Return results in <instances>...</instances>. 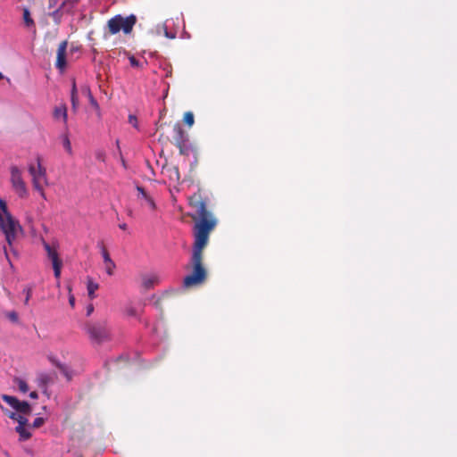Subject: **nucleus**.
Returning a JSON list of instances; mask_svg holds the SVG:
<instances>
[{
	"label": "nucleus",
	"mask_w": 457,
	"mask_h": 457,
	"mask_svg": "<svg viewBox=\"0 0 457 457\" xmlns=\"http://www.w3.org/2000/svg\"><path fill=\"white\" fill-rule=\"evenodd\" d=\"M194 227V244L190 257L192 273L183 278L185 287H193L202 285L207 278V270L203 265L204 249L208 244L209 235L216 227L217 220L212 217L195 220Z\"/></svg>",
	"instance_id": "f257e3e1"
},
{
	"label": "nucleus",
	"mask_w": 457,
	"mask_h": 457,
	"mask_svg": "<svg viewBox=\"0 0 457 457\" xmlns=\"http://www.w3.org/2000/svg\"><path fill=\"white\" fill-rule=\"evenodd\" d=\"M0 228L5 236V239L10 247L16 238L18 230L22 231L19 221L14 219L8 211L5 201L0 198Z\"/></svg>",
	"instance_id": "f03ea898"
},
{
	"label": "nucleus",
	"mask_w": 457,
	"mask_h": 457,
	"mask_svg": "<svg viewBox=\"0 0 457 457\" xmlns=\"http://www.w3.org/2000/svg\"><path fill=\"white\" fill-rule=\"evenodd\" d=\"M84 328L89 339L97 345L108 342L112 339L110 328L105 320L87 322Z\"/></svg>",
	"instance_id": "7ed1b4c3"
},
{
	"label": "nucleus",
	"mask_w": 457,
	"mask_h": 457,
	"mask_svg": "<svg viewBox=\"0 0 457 457\" xmlns=\"http://www.w3.org/2000/svg\"><path fill=\"white\" fill-rule=\"evenodd\" d=\"M137 22V17L134 14L124 18L120 14L115 15L108 21V28L111 34H116L122 30L125 34L132 31L133 26Z\"/></svg>",
	"instance_id": "20e7f679"
},
{
	"label": "nucleus",
	"mask_w": 457,
	"mask_h": 457,
	"mask_svg": "<svg viewBox=\"0 0 457 457\" xmlns=\"http://www.w3.org/2000/svg\"><path fill=\"white\" fill-rule=\"evenodd\" d=\"M188 201L190 207L195 211L194 214H190L194 220L212 217V212L207 210L206 201L203 199L200 194H194Z\"/></svg>",
	"instance_id": "39448f33"
},
{
	"label": "nucleus",
	"mask_w": 457,
	"mask_h": 457,
	"mask_svg": "<svg viewBox=\"0 0 457 457\" xmlns=\"http://www.w3.org/2000/svg\"><path fill=\"white\" fill-rule=\"evenodd\" d=\"M175 132V145L179 149V154L182 155H189L192 152V145L189 143L187 133L182 129L179 123H176L173 129Z\"/></svg>",
	"instance_id": "423d86ee"
},
{
	"label": "nucleus",
	"mask_w": 457,
	"mask_h": 457,
	"mask_svg": "<svg viewBox=\"0 0 457 457\" xmlns=\"http://www.w3.org/2000/svg\"><path fill=\"white\" fill-rule=\"evenodd\" d=\"M1 398L21 415H29L32 412V406L27 401H20L17 397L8 395H2Z\"/></svg>",
	"instance_id": "0eeeda50"
},
{
	"label": "nucleus",
	"mask_w": 457,
	"mask_h": 457,
	"mask_svg": "<svg viewBox=\"0 0 457 457\" xmlns=\"http://www.w3.org/2000/svg\"><path fill=\"white\" fill-rule=\"evenodd\" d=\"M11 182L15 192L20 197L23 198L28 195L26 184L21 178V172L17 166L11 167Z\"/></svg>",
	"instance_id": "6e6552de"
},
{
	"label": "nucleus",
	"mask_w": 457,
	"mask_h": 457,
	"mask_svg": "<svg viewBox=\"0 0 457 457\" xmlns=\"http://www.w3.org/2000/svg\"><path fill=\"white\" fill-rule=\"evenodd\" d=\"M17 422H18V426L15 428V431L19 434V436H20L19 440L20 441L29 440L32 436V434L29 432V430L28 428H25L26 426L30 427V425H29L28 419L25 418L23 415H21V417H19V420Z\"/></svg>",
	"instance_id": "1a4fd4ad"
},
{
	"label": "nucleus",
	"mask_w": 457,
	"mask_h": 457,
	"mask_svg": "<svg viewBox=\"0 0 457 457\" xmlns=\"http://www.w3.org/2000/svg\"><path fill=\"white\" fill-rule=\"evenodd\" d=\"M68 42L67 40L62 41L57 49V57L55 66L61 71H63L67 66L66 62V50H67Z\"/></svg>",
	"instance_id": "9d476101"
},
{
	"label": "nucleus",
	"mask_w": 457,
	"mask_h": 457,
	"mask_svg": "<svg viewBox=\"0 0 457 457\" xmlns=\"http://www.w3.org/2000/svg\"><path fill=\"white\" fill-rule=\"evenodd\" d=\"M49 361L55 366L60 372L66 378L68 381H71L73 378V370L65 363L61 362L56 357L49 355Z\"/></svg>",
	"instance_id": "9b49d317"
},
{
	"label": "nucleus",
	"mask_w": 457,
	"mask_h": 457,
	"mask_svg": "<svg viewBox=\"0 0 457 457\" xmlns=\"http://www.w3.org/2000/svg\"><path fill=\"white\" fill-rule=\"evenodd\" d=\"M39 386L44 389V393H46L48 385L54 384L57 379L56 372L52 373H40L38 375Z\"/></svg>",
	"instance_id": "f8f14e48"
},
{
	"label": "nucleus",
	"mask_w": 457,
	"mask_h": 457,
	"mask_svg": "<svg viewBox=\"0 0 457 457\" xmlns=\"http://www.w3.org/2000/svg\"><path fill=\"white\" fill-rule=\"evenodd\" d=\"M70 9L64 7V4H59V6L54 9L53 12H50L48 15L52 17L55 22V24H60L62 21V17L64 13H69Z\"/></svg>",
	"instance_id": "ddd939ff"
},
{
	"label": "nucleus",
	"mask_w": 457,
	"mask_h": 457,
	"mask_svg": "<svg viewBox=\"0 0 457 457\" xmlns=\"http://www.w3.org/2000/svg\"><path fill=\"white\" fill-rule=\"evenodd\" d=\"M102 256L104 263L106 264L105 270L109 276L113 275V270L116 268L115 262L111 259L108 251L103 247Z\"/></svg>",
	"instance_id": "4468645a"
},
{
	"label": "nucleus",
	"mask_w": 457,
	"mask_h": 457,
	"mask_svg": "<svg viewBox=\"0 0 457 457\" xmlns=\"http://www.w3.org/2000/svg\"><path fill=\"white\" fill-rule=\"evenodd\" d=\"M29 172L32 176L33 187L37 191L40 192L42 197L46 198L45 193L43 191V187L40 184V179H37V171H36V167L34 165H30L29 167Z\"/></svg>",
	"instance_id": "2eb2a0df"
},
{
	"label": "nucleus",
	"mask_w": 457,
	"mask_h": 457,
	"mask_svg": "<svg viewBox=\"0 0 457 457\" xmlns=\"http://www.w3.org/2000/svg\"><path fill=\"white\" fill-rule=\"evenodd\" d=\"M157 281H158L157 276H151V277L144 276L142 278V287L145 289L149 290L154 287V284L157 283Z\"/></svg>",
	"instance_id": "dca6fc26"
},
{
	"label": "nucleus",
	"mask_w": 457,
	"mask_h": 457,
	"mask_svg": "<svg viewBox=\"0 0 457 457\" xmlns=\"http://www.w3.org/2000/svg\"><path fill=\"white\" fill-rule=\"evenodd\" d=\"M99 288V285L92 280V278H87V294L90 299H94L96 297L95 292Z\"/></svg>",
	"instance_id": "f3484780"
},
{
	"label": "nucleus",
	"mask_w": 457,
	"mask_h": 457,
	"mask_svg": "<svg viewBox=\"0 0 457 457\" xmlns=\"http://www.w3.org/2000/svg\"><path fill=\"white\" fill-rule=\"evenodd\" d=\"M84 90H85V92L87 93V95L88 96V99H89L91 106L96 110L97 116L100 117L101 116V112H100V107H99V104H98L97 101L93 96L89 87H85Z\"/></svg>",
	"instance_id": "a211bd4d"
},
{
	"label": "nucleus",
	"mask_w": 457,
	"mask_h": 457,
	"mask_svg": "<svg viewBox=\"0 0 457 457\" xmlns=\"http://www.w3.org/2000/svg\"><path fill=\"white\" fill-rule=\"evenodd\" d=\"M54 117L55 119L62 118L63 121L66 123L67 121V108L65 105L55 107L54 111Z\"/></svg>",
	"instance_id": "6ab92c4d"
},
{
	"label": "nucleus",
	"mask_w": 457,
	"mask_h": 457,
	"mask_svg": "<svg viewBox=\"0 0 457 457\" xmlns=\"http://www.w3.org/2000/svg\"><path fill=\"white\" fill-rule=\"evenodd\" d=\"M71 106L74 112H76L79 106V97L77 93L76 83L73 81L72 88H71Z\"/></svg>",
	"instance_id": "aec40b11"
},
{
	"label": "nucleus",
	"mask_w": 457,
	"mask_h": 457,
	"mask_svg": "<svg viewBox=\"0 0 457 457\" xmlns=\"http://www.w3.org/2000/svg\"><path fill=\"white\" fill-rule=\"evenodd\" d=\"M23 21H24L26 27H28V28L35 27V22H34L33 19L31 18L30 12L28 8L23 9Z\"/></svg>",
	"instance_id": "412c9836"
},
{
	"label": "nucleus",
	"mask_w": 457,
	"mask_h": 457,
	"mask_svg": "<svg viewBox=\"0 0 457 457\" xmlns=\"http://www.w3.org/2000/svg\"><path fill=\"white\" fill-rule=\"evenodd\" d=\"M36 171H37V179H46V169L41 165L40 163V159L37 158V167L36 168Z\"/></svg>",
	"instance_id": "4be33fe9"
},
{
	"label": "nucleus",
	"mask_w": 457,
	"mask_h": 457,
	"mask_svg": "<svg viewBox=\"0 0 457 457\" xmlns=\"http://www.w3.org/2000/svg\"><path fill=\"white\" fill-rule=\"evenodd\" d=\"M1 409L3 411V412L11 420H16L18 421L19 420V417H21V414H20L19 412H17L16 411H12L6 408H4L3 406H1Z\"/></svg>",
	"instance_id": "5701e85b"
},
{
	"label": "nucleus",
	"mask_w": 457,
	"mask_h": 457,
	"mask_svg": "<svg viewBox=\"0 0 457 457\" xmlns=\"http://www.w3.org/2000/svg\"><path fill=\"white\" fill-rule=\"evenodd\" d=\"M1 409L3 411V412L11 420H16L18 421L19 420V417H21V414H20L19 412H17L16 411H12L6 408H4L3 406H1Z\"/></svg>",
	"instance_id": "b1692460"
},
{
	"label": "nucleus",
	"mask_w": 457,
	"mask_h": 457,
	"mask_svg": "<svg viewBox=\"0 0 457 457\" xmlns=\"http://www.w3.org/2000/svg\"><path fill=\"white\" fill-rule=\"evenodd\" d=\"M1 409L3 411V412L11 420H16L18 421L19 420V417H21V414H20L19 412H17L16 411H12L6 408H4L3 406H1Z\"/></svg>",
	"instance_id": "393cba45"
},
{
	"label": "nucleus",
	"mask_w": 457,
	"mask_h": 457,
	"mask_svg": "<svg viewBox=\"0 0 457 457\" xmlns=\"http://www.w3.org/2000/svg\"><path fill=\"white\" fill-rule=\"evenodd\" d=\"M14 382L18 385L21 392L27 393L29 391V386L25 380L20 378H15Z\"/></svg>",
	"instance_id": "a878e982"
},
{
	"label": "nucleus",
	"mask_w": 457,
	"mask_h": 457,
	"mask_svg": "<svg viewBox=\"0 0 457 457\" xmlns=\"http://www.w3.org/2000/svg\"><path fill=\"white\" fill-rule=\"evenodd\" d=\"M183 121L188 126V127H192L195 123V118H194V114L193 112H187L185 114H184V119H183Z\"/></svg>",
	"instance_id": "bb28decb"
},
{
	"label": "nucleus",
	"mask_w": 457,
	"mask_h": 457,
	"mask_svg": "<svg viewBox=\"0 0 457 457\" xmlns=\"http://www.w3.org/2000/svg\"><path fill=\"white\" fill-rule=\"evenodd\" d=\"M78 3H79V0H63L61 3V4H64V7L67 9H70V12H71Z\"/></svg>",
	"instance_id": "cd10ccee"
},
{
	"label": "nucleus",
	"mask_w": 457,
	"mask_h": 457,
	"mask_svg": "<svg viewBox=\"0 0 457 457\" xmlns=\"http://www.w3.org/2000/svg\"><path fill=\"white\" fill-rule=\"evenodd\" d=\"M47 257L52 261V264H54V262L58 263L62 262V260L59 258V254L56 249L47 253Z\"/></svg>",
	"instance_id": "c85d7f7f"
},
{
	"label": "nucleus",
	"mask_w": 457,
	"mask_h": 457,
	"mask_svg": "<svg viewBox=\"0 0 457 457\" xmlns=\"http://www.w3.org/2000/svg\"><path fill=\"white\" fill-rule=\"evenodd\" d=\"M62 145L64 149L71 154L72 153L71 141L67 135L62 137Z\"/></svg>",
	"instance_id": "c756f323"
},
{
	"label": "nucleus",
	"mask_w": 457,
	"mask_h": 457,
	"mask_svg": "<svg viewBox=\"0 0 457 457\" xmlns=\"http://www.w3.org/2000/svg\"><path fill=\"white\" fill-rule=\"evenodd\" d=\"M62 266V262H60L58 263L54 262L53 264L54 274L55 278H57V279L60 278Z\"/></svg>",
	"instance_id": "7c9ffc66"
},
{
	"label": "nucleus",
	"mask_w": 457,
	"mask_h": 457,
	"mask_svg": "<svg viewBox=\"0 0 457 457\" xmlns=\"http://www.w3.org/2000/svg\"><path fill=\"white\" fill-rule=\"evenodd\" d=\"M6 317L13 323L19 322V315L15 311L7 312Z\"/></svg>",
	"instance_id": "2f4dec72"
},
{
	"label": "nucleus",
	"mask_w": 457,
	"mask_h": 457,
	"mask_svg": "<svg viewBox=\"0 0 457 457\" xmlns=\"http://www.w3.org/2000/svg\"><path fill=\"white\" fill-rule=\"evenodd\" d=\"M45 421H46V420L44 418H41V417L36 418L34 420L32 425H30V427H32L33 428H38L44 425Z\"/></svg>",
	"instance_id": "473e14b6"
},
{
	"label": "nucleus",
	"mask_w": 457,
	"mask_h": 457,
	"mask_svg": "<svg viewBox=\"0 0 457 457\" xmlns=\"http://www.w3.org/2000/svg\"><path fill=\"white\" fill-rule=\"evenodd\" d=\"M129 62H130L132 67H137V68H142L143 67V64L141 62H139V61L137 60L136 57L133 56V55L129 57Z\"/></svg>",
	"instance_id": "72a5a7b5"
},
{
	"label": "nucleus",
	"mask_w": 457,
	"mask_h": 457,
	"mask_svg": "<svg viewBox=\"0 0 457 457\" xmlns=\"http://www.w3.org/2000/svg\"><path fill=\"white\" fill-rule=\"evenodd\" d=\"M136 188L142 198L145 199L149 196L143 187L137 185Z\"/></svg>",
	"instance_id": "f704fd0d"
},
{
	"label": "nucleus",
	"mask_w": 457,
	"mask_h": 457,
	"mask_svg": "<svg viewBox=\"0 0 457 457\" xmlns=\"http://www.w3.org/2000/svg\"><path fill=\"white\" fill-rule=\"evenodd\" d=\"M31 292H32V290H31V288H30V287H27V288H24V289H23V293H25V294H26V295H25V300H24V303H25V304H28L29 300V298H30V296H31Z\"/></svg>",
	"instance_id": "c9c22d12"
},
{
	"label": "nucleus",
	"mask_w": 457,
	"mask_h": 457,
	"mask_svg": "<svg viewBox=\"0 0 457 457\" xmlns=\"http://www.w3.org/2000/svg\"><path fill=\"white\" fill-rule=\"evenodd\" d=\"M43 247L46 250V253H49L55 249L54 246H52L50 244H48L45 240H43Z\"/></svg>",
	"instance_id": "e433bc0d"
},
{
	"label": "nucleus",
	"mask_w": 457,
	"mask_h": 457,
	"mask_svg": "<svg viewBox=\"0 0 457 457\" xmlns=\"http://www.w3.org/2000/svg\"><path fill=\"white\" fill-rule=\"evenodd\" d=\"M129 122L130 124H132V126H133L134 128L137 129V117H136L135 115L130 114V115L129 116Z\"/></svg>",
	"instance_id": "4c0bfd02"
},
{
	"label": "nucleus",
	"mask_w": 457,
	"mask_h": 457,
	"mask_svg": "<svg viewBox=\"0 0 457 457\" xmlns=\"http://www.w3.org/2000/svg\"><path fill=\"white\" fill-rule=\"evenodd\" d=\"M96 158L101 162H104V158H105V154L104 151L102 150H98L96 153Z\"/></svg>",
	"instance_id": "58836bf2"
},
{
	"label": "nucleus",
	"mask_w": 457,
	"mask_h": 457,
	"mask_svg": "<svg viewBox=\"0 0 457 457\" xmlns=\"http://www.w3.org/2000/svg\"><path fill=\"white\" fill-rule=\"evenodd\" d=\"M164 35H165L166 37L170 38V39H173V38L176 37V33L175 32L168 31L166 27H165V29H164Z\"/></svg>",
	"instance_id": "ea45409f"
},
{
	"label": "nucleus",
	"mask_w": 457,
	"mask_h": 457,
	"mask_svg": "<svg viewBox=\"0 0 457 457\" xmlns=\"http://www.w3.org/2000/svg\"><path fill=\"white\" fill-rule=\"evenodd\" d=\"M60 0H48V9H53L57 6Z\"/></svg>",
	"instance_id": "a19ab883"
},
{
	"label": "nucleus",
	"mask_w": 457,
	"mask_h": 457,
	"mask_svg": "<svg viewBox=\"0 0 457 457\" xmlns=\"http://www.w3.org/2000/svg\"><path fill=\"white\" fill-rule=\"evenodd\" d=\"M145 200L148 203L149 206H150L153 210H154V209L156 208V205H155V204H154V199H153L152 197L148 196V197H147V198H145Z\"/></svg>",
	"instance_id": "79ce46f5"
},
{
	"label": "nucleus",
	"mask_w": 457,
	"mask_h": 457,
	"mask_svg": "<svg viewBox=\"0 0 457 457\" xmlns=\"http://www.w3.org/2000/svg\"><path fill=\"white\" fill-rule=\"evenodd\" d=\"M94 312V305L92 303L87 306V316H90Z\"/></svg>",
	"instance_id": "37998d69"
},
{
	"label": "nucleus",
	"mask_w": 457,
	"mask_h": 457,
	"mask_svg": "<svg viewBox=\"0 0 457 457\" xmlns=\"http://www.w3.org/2000/svg\"><path fill=\"white\" fill-rule=\"evenodd\" d=\"M128 314H129V316L136 317V316H137V311H136V309H134V308H132V307H131V308H129V309L128 310Z\"/></svg>",
	"instance_id": "c03bdc74"
},
{
	"label": "nucleus",
	"mask_w": 457,
	"mask_h": 457,
	"mask_svg": "<svg viewBox=\"0 0 457 457\" xmlns=\"http://www.w3.org/2000/svg\"><path fill=\"white\" fill-rule=\"evenodd\" d=\"M29 397H30L31 399H37V398H38V394H37V392H36V391H32V392H30V393H29Z\"/></svg>",
	"instance_id": "a18cd8bd"
},
{
	"label": "nucleus",
	"mask_w": 457,
	"mask_h": 457,
	"mask_svg": "<svg viewBox=\"0 0 457 457\" xmlns=\"http://www.w3.org/2000/svg\"><path fill=\"white\" fill-rule=\"evenodd\" d=\"M69 303L73 307L74 304H75V298L73 295H71L70 298H69Z\"/></svg>",
	"instance_id": "49530a36"
},
{
	"label": "nucleus",
	"mask_w": 457,
	"mask_h": 457,
	"mask_svg": "<svg viewBox=\"0 0 457 457\" xmlns=\"http://www.w3.org/2000/svg\"><path fill=\"white\" fill-rule=\"evenodd\" d=\"M174 172L176 174L177 179L179 180V168L178 167L174 168Z\"/></svg>",
	"instance_id": "de8ad7c7"
},
{
	"label": "nucleus",
	"mask_w": 457,
	"mask_h": 457,
	"mask_svg": "<svg viewBox=\"0 0 457 457\" xmlns=\"http://www.w3.org/2000/svg\"><path fill=\"white\" fill-rule=\"evenodd\" d=\"M119 228L120 229L125 230V229H127V224L126 223H121V224L119 225Z\"/></svg>",
	"instance_id": "09e8293b"
},
{
	"label": "nucleus",
	"mask_w": 457,
	"mask_h": 457,
	"mask_svg": "<svg viewBox=\"0 0 457 457\" xmlns=\"http://www.w3.org/2000/svg\"><path fill=\"white\" fill-rule=\"evenodd\" d=\"M4 254H5L6 259H7V260H8V262H10L9 255H8V253H7V250H6V247H5V246H4Z\"/></svg>",
	"instance_id": "8fccbe9b"
},
{
	"label": "nucleus",
	"mask_w": 457,
	"mask_h": 457,
	"mask_svg": "<svg viewBox=\"0 0 457 457\" xmlns=\"http://www.w3.org/2000/svg\"><path fill=\"white\" fill-rule=\"evenodd\" d=\"M4 79V75L0 72V79Z\"/></svg>",
	"instance_id": "3c124183"
},
{
	"label": "nucleus",
	"mask_w": 457,
	"mask_h": 457,
	"mask_svg": "<svg viewBox=\"0 0 457 457\" xmlns=\"http://www.w3.org/2000/svg\"><path fill=\"white\" fill-rule=\"evenodd\" d=\"M119 144H120V142H119V140H117L116 145H117L118 148L120 149Z\"/></svg>",
	"instance_id": "603ef678"
}]
</instances>
